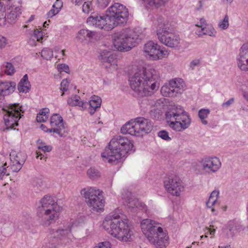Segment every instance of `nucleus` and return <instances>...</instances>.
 Listing matches in <instances>:
<instances>
[{"instance_id": "09e8293b", "label": "nucleus", "mask_w": 248, "mask_h": 248, "mask_svg": "<svg viewBox=\"0 0 248 248\" xmlns=\"http://www.w3.org/2000/svg\"><path fill=\"white\" fill-rule=\"evenodd\" d=\"M69 81L67 79H64L62 80L61 83V90L64 92L67 91L68 89Z\"/></svg>"}, {"instance_id": "6e6d98bb", "label": "nucleus", "mask_w": 248, "mask_h": 248, "mask_svg": "<svg viewBox=\"0 0 248 248\" xmlns=\"http://www.w3.org/2000/svg\"><path fill=\"white\" fill-rule=\"evenodd\" d=\"M59 12L58 10H57L56 9L52 7V9L47 13V18H51Z\"/></svg>"}, {"instance_id": "dca6fc26", "label": "nucleus", "mask_w": 248, "mask_h": 248, "mask_svg": "<svg viewBox=\"0 0 248 248\" xmlns=\"http://www.w3.org/2000/svg\"><path fill=\"white\" fill-rule=\"evenodd\" d=\"M143 51L146 57L152 60H158L167 57L169 52L161 49L160 46L153 41H149L144 45Z\"/></svg>"}, {"instance_id": "9d476101", "label": "nucleus", "mask_w": 248, "mask_h": 248, "mask_svg": "<svg viewBox=\"0 0 248 248\" xmlns=\"http://www.w3.org/2000/svg\"><path fill=\"white\" fill-rule=\"evenodd\" d=\"M153 126L150 120L139 117L131 119L124 125L121 128V131L124 134L140 137L150 132Z\"/></svg>"}, {"instance_id": "6ab92c4d", "label": "nucleus", "mask_w": 248, "mask_h": 248, "mask_svg": "<svg viewBox=\"0 0 248 248\" xmlns=\"http://www.w3.org/2000/svg\"><path fill=\"white\" fill-rule=\"evenodd\" d=\"M50 124L51 126L50 131L56 133L61 137H64L67 133L63 118L59 114H54L50 117Z\"/></svg>"}, {"instance_id": "de8ad7c7", "label": "nucleus", "mask_w": 248, "mask_h": 248, "mask_svg": "<svg viewBox=\"0 0 248 248\" xmlns=\"http://www.w3.org/2000/svg\"><path fill=\"white\" fill-rule=\"evenodd\" d=\"M33 36L37 41H40L43 39V32L40 29H36L34 31Z\"/></svg>"}, {"instance_id": "13d9d810", "label": "nucleus", "mask_w": 248, "mask_h": 248, "mask_svg": "<svg viewBox=\"0 0 248 248\" xmlns=\"http://www.w3.org/2000/svg\"><path fill=\"white\" fill-rule=\"evenodd\" d=\"M219 190H215L211 192V193L210 195V197L217 200L219 197Z\"/></svg>"}, {"instance_id": "37998d69", "label": "nucleus", "mask_w": 248, "mask_h": 248, "mask_svg": "<svg viewBox=\"0 0 248 248\" xmlns=\"http://www.w3.org/2000/svg\"><path fill=\"white\" fill-rule=\"evenodd\" d=\"M87 174L91 178H95L99 176V171L94 168H91L87 170Z\"/></svg>"}, {"instance_id": "4c0bfd02", "label": "nucleus", "mask_w": 248, "mask_h": 248, "mask_svg": "<svg viewBox=\"0 0 248 248\" xmlns=\"http://www.w3.org/2000/svg\"><path fill=\"white\" fill-rule=\"evenodd\" d=\"M3 70L7 75H12L15 72V68L13 64L9 62H5L3 64Z\"/></svg>"}, {"instance_id": "5fc2aeb1", "label": "nucleus", "mask_w": 248, "mask_h": 248, "mask_svg": "<svg viewBox=\"0 0 248 248\" xmlns=\"http://www.w3.org/2000/svg\"><path fill=\"white\" fill-rule=\"evenodd\" d=\"M97 1L99 6L102 8H104L108 5L110 0H97Z\"/></svg>"}, {"instance_id": "a211bd4d", "label": "nucleus", "mask_w": 248, "mask_h": 248, "mask_svg": "<svg viewBox=\"0 0 248 248\" xmlns=\"http://www.w3.org/2000/svg\"><path fill=\"white\" fill-rule=\"evenodd\" d=\"M109 17L107 16V13L105 16L92 15L87 19V23L91 26H93L100 29L109 31L113 29L111 23L109 22Z\"/></svg>"}, {"instance_id": "052dcab7", "label": "nucleus", "mask_w": 248, "mask_h": 248, "mask_svg": "<svg viewBox=\"0 0 248 248\" xmlns=\"http://www.w3.org/2000/svg\"><path fill=\"white\" fill-rule=\"evenodd\" d=\"M40 128L45 132H49L51 133L52 132H50L51 128H48L45 125L42 124L40 126Z\"/></svg>"}, {"instance_id": "cd10ccee", "label": "nucleus", "mask_w": 248, "mask_h": 248, "mask_svg": "<svg viewBox=\"0 0 248 248\" xmlns=\"http://www.w3.org/2000/svg\"><path fill=\"white\" fill-rule=\"evenodd\" d=\"M170 0H142L144 5L149 8H158L164 6Z\"/></svg>"}, {"instance_id": "423d86ee", "label": "nucleus", "mask_w": 248, "mask_h": 248, "mask_svg": "<svg viewBox=\"0 0 248 248\" xmlns=\"http://www.w3.org/2000/svg\"><path fill=\"white\" fill-rule=\"evenodd\" d=\"M73 227V222H71L59 226L56 230H51V236L46 247L48 248H58L60 244L68 245L73 242L76 238L72 232Z\"/></svg>"}, {"instance_id": "473e14b6", "label": "nucleus", "mask_w": 248, "mask_h": 248, "mask_svg": "<svg viewBox=\"0 0 248 248\" xmlns=\"http://www.w3.org/2000/svg\"><path fill=\"white\" fill-rule=\"evenodd\" d=\"M210 113V110L208 108H202L199 110L198 116L203 124L206 125L208 124V121L206 119Z\"/></svg>"}, {"instance_id": "39448f33", "label": "nucleus", "mask_w": 248, "mask_h": 248, "mask_svg": "<svg viewBox=\"0 0 248 248\" xmlns=\"http://www.w3.org/2000/svg\"><path fill=\"white\" fill-rule=\"evenodd\" d=\"M62 208L49 196L46 195L39 202L37 214L42 218L44 225H49L51 221L56 220Z\"/></svg>"}, {"instance_id": "f704fd0d", "label": "nucleus", "mask_w": 248, "mask_h": 248, "mask_svg": "<svg viewBox=\"0 0 248 248\" xmlns=\"http://www.w3.org/2000/svg\"><path fill=\"white\" fill-rule=\"evenodd\" d=\"M14 163L13 161H11L10 166H7L8 167V171L11 170L13 172H18L22 168L23 165V159H21L19 161H17Z\"/></svg>"}, {"instance_id": "a18cd8bd", "label": "nucleus", "mask_w": 248, "mask_h": 248, "mask_svg": "<svg viewBox=\"0 0 248 248\" xmlns=\"http://www.w3.org/2000/svg\"><path fill=\"white\" fill-rule=\"evenodd\" d=\"M93 248H111V244L108 241L99 242Z\"/></svg>"}, {"instance_id": "7c9ffc66", "label": "nucleus", "mask_w": 248, "mask_h": 248, "mask_svg": "<svg viewBox=\"0 0 248 248\" xmlns=\"http://www.w3.org/2000/svg\"><path fill=\"white\" fill-rule=\"evenodd\" d=\"M126 202L128 207L132 209L134 208L144 209L145 206L143 203L140 202L138 199L132 197L128 198Z\"/></svg>"}, {"instance_id": "f8f14e48", "label": "nucleus", "mask_w": 248, "mask_h": 248, "mask_svg": "<svg viewBox=\"0 0 248 248\" xmlns=\"http://www.w3.org/2000/svg\"><path fill=\"white\" fill-rule=\"evenodd\" d=\"M107 13L113 28L126 23L129 16L127 8L119 3H115L109 7Z\"/></svg>"}, {"instance_id": "20e7f679", "label": "nucleus", "mask_w": 248, "mask_h": 248, "mask_svg": "<svg viewBox=\"0 0 248 248\" xmlns=\"http://www.w3.org/2000/svg\"><path fill=\"white\" fill-rule=\"evenodd\" d=\"M140 227L149 242L156 248L167 246L169 236L159 223L151 219H144L140 222Z\"/></svg>"}, {"instance_id": "4be33fe9", "label": "nucleus", "mask_w": 248, "mask_h": 248, "mask_svg": "<svg viewBox=\"0 0 248 248\" xmlns=\"http://www.w3.org/2000/svg\"><path fill=\"white\" fill-rule=\"evenodd\" d=\"M236 61L238 67L242 71H248V51L244 44L240 49Z\"/></svg>"}, {"instance_id": "4468645a", "label": "nucleus", "mask_w": 248, "mask_h": 248, "mask_svg": "<svg viewBox=\"0 0 248 248\" xmlns=\"http://www.w3.org/2000/svg\"><path fill=\"white\" fill-rule=\"evenodd\" d=\"M183 79L175 78L165 84L161 88V93L164 96L175 97L181 94L185 88Z\"/></svg>"}, {"instance_id": "3c124183", "label": "nucleus", "mask_w": 248, "mask_h": 248, "mask_svg": "<svg viewBox=\"0 0 248 248\" xmlns=\"http://www.w3.org/2000/svg\"><path fill=\"white\" fill-rule=\"evenodd\" d=\"M8 44V40L4 36L0 34V49L4 48Z\"/></svg>"}, {"instance_id": "2f4dec72", "label": "nucleus", "mask_w": 248, "mask_h": 248, "mask_svg": "<svg viewBox=\"0 0 248 248\" xmlns=\"http://www.w3.org/2000/svg\"><path fill=\"white\" fill-rule=\"evenodd\" d=\"M7 164L4 161L3 156L0 157V179L2 180L5 176H9L10 172L8 171Z\"/></svg>"}, {"instance_id": "aec40b11", "label": "nucleus", "mask_w": 248, "mask_h": 248, "mask_svg": "<svg viewBox=\"0 0 248 248\" xmlns=\"http://www.w3.org/2000/svg\"><path fill=\"white\" fill-rule=\"evenodd\" d=\"M197 29L195 33L199 37H202L207 35L211 37L216 36L217 31L211 25H207L206 21L204 18H201L199 22L195 24Z\"/></svg>"}, {"instance_id": "ddd939ff", "label": "nucleus", "mask_w": 248, "mask_h": 248, "mask_svg": "<svg viewBox=\"0 0 248 248\" xmlns=\"http://www.w3.org/2000/svg\"><path fill=\"white\" fill-rule=\"evenodd\" d=\"M220 159L216 156H205L201 158L195 170H198L205 174H211L217 172L221 168Z\"/></svg>"}, {"instance_id": "f257e3e1", "label": "nucleus", "mask_w": 248, "mask_h": 248, "mask_svg": "<svg viewBox=\"0 0 248 248\" xmlns=\"http://www.w3.org/2000/svg\"><path fill=\"white\" fill-rule=\"evenodd\" d=\"M159 73L153 68H138L129 78L131 88L139 97L150 95L159 88Z\"/></svg>"}, {"instance_id": "4d7b16f0", "label": "nucleus", "mask_w": 248, "mask_h": 248, "mask_svg": "<svg viewBox=\"0 0 248 248\" xmlns=\"http://www.w3.org/2000/svg\"><path fill=\"white\" fill-rule=\"evenodd\" d=\"M200 64V61L199 60H194L191 61L189 64V67L191 69H194L195 67Z\"/></svg>"}, {"instance_id": "603ef678", "label": "nucleus", "mask_w": 248, "mask_h": 248, "mask_svg": "<svg viewBox=\"0 0 248 248\" xmlns=\"http://www.w3.org/2000/svg\"><path fill=\"white\" fill-rule=\"evenodd\" d=\"M62 7V2L61 0H56L52 7L60 12Z\"/></svg>"}, {"instance_id": "f03ea898", "label": "nucleus", "mask_w": 248, "mask_h": 248, "mask_svg": "<svg viewBox=\"0 0 248 248\" xmlns=\"http://www.w3.org/2000/svg\"><path fill=\"white\" fill-rule=\"evenodd\" d=\"M103 225L109 234L120 241L127 242L133 239V228L126 217L113 216L111 218L105 219Z\"/></svg>"}, {"instance_id": "e2e57ef3", "label": "nucleus", "mask_w": 248, "mask_h": 248, "mask_svg": "<svg viewBox=\"0 0 248 248\" xmlns=\"http://www.w3.org/2000/svg\"><path fill=\"white\" fill-rule=\"evenodd\" d=\"M36 157L37 158H40V159H42L44 157V155L41 153L40 151H36Z\"/></svg>"}, {"instance_id": "c756f323", "label": "nucleus", "mask_w": 248, "mask_h": 248, "mask_svg": "<svg viewBox=\"0 0 248 248\" xmlns=\"http://www.w3.org/2000/svg\"><path fill=\"white\" fill-rule=\"evenodd\" d=\"M31 88L30 82L28 80V77L27 74L25 75L20 80L18 85V90L20 92L27 93Z\"/></svg>"}, {"instance_id": "393cba45", "label": "nucleus", "mask_w": 248, "mask_h": 248, "mask_svg": "<svg viewBox=\"0 0 248 248\" xmlns=\"http://www.w3.org/2000/svg\"><path fill=\"white\" fill-rule=\"evenodd\" d=\"M15 86L9 82H0V106L3 99V96L9 95L14 91Z\"/></svg>"}, {"instance_id": "8fccbe9b", "label": "nucleus", "mask_w": 248, "mask_h": 248, "mask_svg": "<svg viewBox=\"0 0 248 248\" xmlns=\"http://www.w3.org/2000/svg\"><path fill=\"white\" fill-rule=\"evenodd\" d=\"M234 102V98H231L227 101L223 103L221 105L222 107L223 108L227 109L232 104H233Z\"/></svg>"}, {"instance_id": "69168bd1", "label": "nucleus", "mask_w": 248, "mask_h": 248, "mask_svg": "<svg viewBox=\"0 0 248 248\" xmlns=\"http://www.w3.org/2000/svg\"><path fill=\"white\" fill-rule=\"evenodd\" d=\"M34 19V16L31 15L30 18L27 20V23H30Z\"/></svg>"}, {"instance_id": "49530a36", "label": "nucleus", "mask_w": 248, "mask_h": 248, "mask_svg": "<svg viewBox=\"0 0 248 248\" xmlns=\"http://www.w3.org/2000/svg\"><path fill=\"white\" fill-rule=\"evenodd\" d=\"M57 67L58 71L60 73H62V72H65L66 73H69V66L66 64H59L57 65Z\"/></svg>"}, {"instance_id": "e433bc0d", "label": "nucleus", "mask_w": 248, "mask_h": 248, "mask_svg": "<svg viewBox=\"0 0 248 248\" xmlns=\"http://www.w3.org/2000/svg\"><path fill=\"white\" fill-rule=\"evenodd\" d=\"M10 155L11 161H13L14 163L17 162L16 160L19 161L21 159H23V163L25 162V156L21 153H16L15 152H13Z\"/></svg>"}, {"instance_id": "a19ab883", "label": "nucleus", "mask_w": 248, "mask_h": 248, "mask_svg": "<svg viewBox=\"0 0 248 248\" xmlns=\"http://www.w3.org/2000/svg\"><path fill=\"white\" fill-rule=\"evenodd\" d=\"M93 6L91 1L87 0L84 1L82 5V12L84 13L89 14L92 11Z\"/></svg>"}, {"instance_id": "412c9836", "label": "nucleus", "mask_w": 248, "mask_h": 248, "mask_svg": "<svg viewBox=\"0 0 248 248\" xmlns=\"http://www.w3.org/2000/svg\"><path fill=\"white\" fill-rule=\"evenodd\" d=\"M100 59L102 62L106 64V68L110 69V71L117 69V60L111 52L103 50L100 54Z\"/></svg>"}, {"instance_id": "f3484780", "label": "nucleus", "mask_w": 248, "mask_h": 248, "mask_svg": "<svg viewBox=\"0 0 248 248\" xmlns=\"http://www.w3.org/2000/svg\"><path fill=\"white\" fill-rule=\"evenodd\" d=\"M166 190L172 196L179 197L185 188L181 180L177 176L170 177L164 181Z\"/></svg>"}, {"instance_id": "1a4fd4ad", "label": "nucleus", "mask_w": 248, "mask_h": 248, "mask_svg": "<svg viewBox=\"0 0 248 248\" xmlns=\"http://www.w3.org/2000/svg\"><path fill=\"white\" fill-rule=\"evenodd\" d=\"M140 39V35L136 30L126 29L114 34L113 44L118 50L128 51Z\"/></svg>"}, {"instance_id": "a878e982", "label": "nucleus", "mask_w": 248, "mask_h": 248, "mask_svg": "<svg viewBox=\"0 0 248 248\" xmlns=\"http://www.w3.org/2000/svg\"><path fill=\"white\" fill-rule=\"evenodd\" d=\"M95 32L88 30L81 29L79 31L76 36V39L80 43H83L88 40H90L95 35Z\"/></svg>"}, {"instance_id": "0e129e2a", "label": "nucleus", "mask_w": 248, "mask_h": 248, "mask_svg": "<svg viewBox=\"0 0 248 248\" xmlns=\"http://www.w3.org/2000/svg\"><path fill=\"white\" fill-rule=\"evenodd\" d=\"M86 0H76L75 3L77 5H80L83 2H84Z\"/></svg>"}, {"instance_id": "c85d7f7f", "label": "nucleus", "mask_w": 248, "mask_h": 248, "mask_svg": "<svg viewBox=\"0 0 248 248\" xmlns=\"http://www.w3.org/2000/svg\"><path fill=\"white\" fill-rule=\"evenodd\" d=\"M227 228L229 231L232 232H234V231L240 232L244 229L245 226L241 222L236 220H232L228 222Z\"/></svg>"}, {"instance_id": "ea45409f", "label": "nucleus", "mask_w": 248, "mask_h": 248, "mask_svg": "<svg viewBox=\"0 0 248 248\" xmlns=\"http://www.w3.org/2000/svg\"><path fill=\"white\" fill-rule=\"evenodd\" d=\"M37 148L38 150L42 151L44 153L49 152L52 150V147L49 145H46L40 140H37Z\"/></svg>"}, {"instance_id": "7ed1b4c3", "label": "nucleus", "mask_w": 248, "mask_h": 248, "mask_svg": "<svg viewBox=\"0 0 248 248\" xmlns=\"http://www.w3.org/2000/svg\"><path fill=\"white\" fill-rule=\"evenodd\" d=\"M133 147V143L126 137L117 136L110 141L108 148L102 153L101 157L104 162L116 164L125 156Z\"/></svg>"}, {"instance_id": "72a5a7b5", "label": "nucleus", "mask_w": 248, "mask_h": 248, "mask_svg": "<svg viewBox=\"0 0 248 248\" xmlns=\"http://www.w3.org/2000/svg\"><path fill=\"white\" fill-rule=\"evenodd\" d=\"M49 110L48 108H43L36 117L37 121L39 123H42L46 121L49 116Z\"/></svg>"}, {"instance_id": "79ce46f5", "label": "nucleus", "mask_w": 248, "mask_h": 248, "mask_svg": "<svg viewBox=\"0 0 248 248\" xmlns=\"http://www.w3.org/2000/svg\"><path fill=\"white\" fill-rule=\"evenodd\" d=\"M3 6H0V26H4L6 25L7 22V17L6 18V14L4 12H2Z\"/></svg>"}, {"instance_id": "0eeeda50", "label": "nucleus", "mask_w": 248, "mask_h": 248, "mask_svg": "<svg viewBox=\"0 0 248 248\" xmlns=\"http://www.w3.org/2000/svg\"><path fill=\"white\" fill-rule=\"evenodd\" d=\"M167 122L170 127L176 131L186 129L191 124V119L187 112L180 106H176L166 113Z\"/></svg>"}, {"instance_id": "c03bdc74", "label": "nucleus", "mask_w": 248, "mask_h": 248, "mask_svg": "<svg viewBox=\"0 0 248 248\" xmlns=\"http://www.w3.org/2000/svg\"><path fill=\"white\" fill-rule=\"evenodd\" d=\"M157 135L159 137L166 141H170L171 140V138L170 137L168 132L165 130L159 131Z\"/></svg>"}, {"instance_id": "6e6552de", "label": "nucleus", "mask_w": 248, "mask_h": 248, "mask_svg": "<svg viewBox=\"0 0 248 248\" xmlns=\"http://www.w3.org/2000/svg\"><path fill=\"white\" fill-rule=\"evenodd\" d=\"M159 40L166 46L175 47L178 46L180 39L178 35L169 31V24L161 16H158L154 21Z\"/></svg>"}, {"instance_id": "b1692460", "label": "nucleus", "mask_w": 248, "mask_h": 248, "mask_svg": "<svg viewBox=\"0 0 248 248\" xmlns=\"http://www.w3.org/2000/svg\"><path fill=\"white\" fill-rule=\"evenodd\" d=\"M102 100L98 96L93 95L91 97L88 103L89 112L91 115H93L98 108L101 107Z\"/></svg>"}, {"instance_id": "58836bf2", "label": "nucleus", "mask_w": 248, "mask_h": 248, "mask_svg": "<svg viewBox=\"0 0 248 248\" xmlns=\"http://www.w3.org/2000/svg\"><path fill=\"white\" fill-rule=\"evenodd\" d=\"M41 56L46 60H50L53 56L52 50L48 48H44L41 53Z\"/></svg>"}, {"instance_id": "5701e85b", "label": "nucleus", "mask_w": 248, "mask_h": 248, "mask_svg": "<svg viewBox=\"0 0 248 248\" xmlns=\"http://www.w3.org/2000/svg\"><path fill=\"white\" fill-rule=\"evenodd\" d=\"M9 11L7 15V22L12 24L16 22L21 14V6L13 5L9 8Z\"/></svg>"}, {"instance_id": "338daca9", "label": "nucleus", "mask_w": 248, "mask_h": 248, "mask_svg": "<svg viewBox=\"0 0 248 248\" xmlns=\"http://www.w3.org/2000/svg\"><path fill=\"white\" fill-rule=\"evenodd\" d=\"M243 96L245 98V99H246L247 101H248V92H244L243 93Z\"/></svg>"}, {"instance_id": "864d4df0", "label": "nucleus", "mask_w": 248, "mask_h": 248, "mask_svg": "<svg viewBox=\"0 0 248 248\" xmlns=\"http://www.w3.org/2000/svg\"><path fill=\"white\" fill-rule=\"evenodd\" d=\"M217 200L209 197L208 201L206 202L207 206L209 208H212L217 203Z\"/></svg>"}, {"instance_id": "774afa93", "label": "nucleus", "mask_w": 248, "mask_h": 248, "mask_svg": "<svg viewBox=\"0 0 248 248\" xmlns=\"http://www.w3.org/2000/svg\"><path fill=\"white\" fill-rule=\"evenodd\" d=\"M211 208H212V209H211L212 212V213H214V214H215V215H217L218 213H217V212L215 210V208H212V207Z\"/></svg>"}, {"instance_id": "bb28decb", "label": "nucleus", "mask_w": 248, "mask_h": 248, "mask_svg": "<svg viewBox=\"0 0 248 248\" xmlns=\"http://www.w3.org/2000/svg\"><path fill=\"white\" fill-rule=\"evenodd\" d=\"M79 96L75 95L71 96L67 100V103L71 106H78L81 107L82 109H86L88 107V102H84L80 100Z\"/></svg>"}, {"instance_id": "2eb2a0df", "label": "nucleus", "mask_w": 248, "mask_h": 248, "mask_svg": "<svg viewBox=\"0 0 248 248\" xmlns=\"http://www.w3.org/2000/svg\"><path fill=\"white\" fill-rule=\"evenodd\" d=\"M3 120L7 129L13 128L18 125V121L21 118L20 108L15 104L5 107L3 108Z\"/></svg>"}, {"instance_id": "680f3d73", "label": "nucleus", "mask_w": 248, "mask_h": 248, "mask_svg": "<svg viewBox=\"0 0 248 248\" xmlns=\"http://www.w3.org/2000/svg\"><path fill=\"white\" fill-rule=\"evenodd\" d=\"M202 3H203L202 0H200L199 1L198 3V6L196 8L197 10L199 11L202 8V7H203Z\"/></svg>"}, {"instance_id": "bf43d9fd", "label": "nucleus", "mask_w": 248, "mask_h": 248, "mask_svg": "<svg viewBox=\"0 0 248 248\" xmlns=\"http://www.w3.org/2000/svg\"><path fill=\"white\" fill-rule=\"evenodd\" d=\"M212 227H213V226L212 225H210V228L206 227V229L207 230L208 233L209 232L211 235H214L216 232V229H212Z\"/></svg>"}, {"instance_id": "9b49d317", "label": "nucleus", "mask_w": 248, "mask_h": 248, "mask_svg": "<svg viewBox=\"0 0 248 248\" xmlns=\"http://www.w3.org/2000/svg\"><path fill=\"white\" fill-rule=\"evenodd\" d=\"M81 195L86 200V202L91 209L95 211L103 210L105 201L102 199V191L95 187H88L81 189Z\"/></svg>"}, {"instance_id": "c9c22d12", "label": "nucleus", "mask_w": 248, "mask_h": 248, "mask_svg": "<svg viewBox=\"0 0 248 248\" xmlns=\"http://www.w3.org/2000/svg\"><path fill=\"white\" fill-rule=\"evenodd\" d=\"M229 17L226 15L223 19L220 20L218 23V27L220 30H225L229 26Z\"/></svg>"}]
</instances>
